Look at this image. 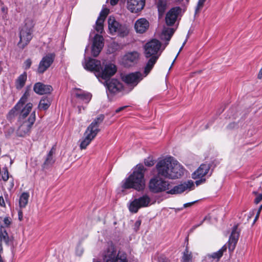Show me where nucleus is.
Masks as SVG:
<instances>
[{"label": "nucleus", "mask_w": 262, "mask_h": 262, "mask_svg": "<svg viewBox=\"0 0 262 262\" xmlns=\"http://www.w3.org/2000/svg\"><path fill=\"white\" fill-rule=\"evenodd\" d=\"M261 209H262V204L259 206V207L258 208V211H257L258 214H260V212Z\"/></svg>", "instance_id": "53"}, {"label": "nucleus", "mask_w": 262, "mask_h": 262, "mask_svg": "<svg viewBox=\"0 0 262 262\" xmlns=\"http://www.w3.org/2000/svg\"><path fill=\"white\" fill-rule=\"evenodd\" d=\"M158 262H171L168 258L163 255H160L158 257Z\"/></svg>", "instance_id": "38"}, {"label": "nucleus", "mask_w": 262, "mask_h": 262, "mask_svg": "<svg viewBox=\"0 0 262 262\" xmlns=\"http://www.w3.org/2000/svg\"><path fill=\"white\" fill-rule=\"evenodd\" d=\"M177 2H180L181 1H182L183 0H176Z\"/></svg>", "instance_id": "60"}, {"label": "nucleus", "mask_w": 262, "mask_h": 262, "mask_svg": "<svg viewBox=\"0 0 262 262\" xmlns=\"http://www.w3.org/2000/svg\"><path fill=\"white\" fill-rule=\"evenodd\" d=\"M145 169L142 164H138L133 172L122 182V187L124 189L133 188L137 191L144 189V171Z\"/></svg>", "instance_id": "3"}, {"label": "nucleus", "mask_w": 262, "mask_h": 262, "mask_svg": "<svg viewBox=\"0 0 262 262\" xmlns=\"http://www.w3.org/2000/svg\"><path fill=\"white\" fill-rule=\"evenodd\" d=\"M149 28V22L144 18L137 20L135 24V29L137 33H143Z\"/></svg>", "instance_id": "26"}, {"label": "nucleus", "mask_w": 262, "mask_h": 262, "mask_svg": "<svg viewBox=\"0 0 262 262\" xmlns=\"http://www.w3.org/2000/svg\"><path fill=\"white\" fill-rule=\"evenodd\" d=\"M176 58H177L176 57V58H174V59L173 60V62H172V63L171 66H170V68H171L172 66L173 65V64L174 62L175 61V60H176Z\"/></svg>", "instance_id": "57"}, {"label": "nucleus", "mask_w": 262, "mask_h": 262, "mask_svg": "<svg viewBox=\"0 0 262 262\" xmlns=\"http://www.w3.org/2000/svg\"><path fill=\"white\" fill-rule=\"evenodd\" d=\"M148 187L152 192L159 193L169 190L170 185L168 181L163 180L159 176H156L150 180Z\"/></svg>", "instance_id": "7"}, {"label": "nucleus", "mask_w": 262, "mask_h": 262, "mask_svg": "<svg viewBox=\"0 0 262 262\" xmlns=\"http://www.w3.org/2000/svg\"><path fill=\"white\" fill-rule=\"evenodd\" d=\"M193 187H194L193 182L191 180H189L175 186L170 189H169L167 192L171 194H180L185 191L190 190Z\"/></svg>", "instance_id": "14"}, {"label": "nucleus", "mask_w": 262, "mask_h": 262, "mask_svg": "<svg viewBox=\"0 0 262 262\" xmlns=\"http://www.w3.org/2000/svg\"><path fill=\"white\" fill-rule=\"evenodd\" d=\"M206 0H199L198 5L195 8V13L199 12L200 10L203 8L204 3Z\"/></svg>", "instance_id": "36"}, {"label": "nucleus", "mask_w": 262, "mask_h": 262, "mask_svg": "<svg viewBox=\"0 0 262 262\" xmlns=\"http://www.w3.org/2000/svg\"><path fill=\"white\" fill-rule=\"evenodd\" d=\"M30 24L26 23L25 25L22 27L19 33V41L18 43L19 48L23 49L30 41L32 38V33L33 32V26L32 22L29 21Z\"/></svg>", "instance_id": "8"}, {"label": "nucleus", "mask_w": 262, "mask_h": 262, "mask_svg": "<svg viewBox=\"0 0 262 262\" xmlns=\"http://www.w3.org/2000/svg\"><path fill=\"white\" fill-rule=\"evenodd\" d=\"M176 58H177L176 57V58H174V59L173 60V62H172V63L171 66H170V68H171L172 66L173 65V64L174 62L175 61V60H176Z\"/></svg>", "instance_id": "56"}, {"label": "nucleus", "mask_w": 262, "mask_h": 262, "mask_svg": "<svg viewBox=\"0 0 262 262\" xmlns=\"http://www.w3.org/2000/svg\"><path fill=\"white\" fill-rule=\"evenodd\" d=\"M186 41H187V39H186V40H185V41L183 42V45H182V46H183V47H184V46H185V43H186Z\"/></svg>", "instance_id": "59"}, {"label": "nucleus", "mask_w": 262, "mask_h": 262, "mask_svg": "<svg viewBox=\"0 0 262 262\" xmlns=\"http://www.w3.org/2000/svg\"><path fill=\"white\" fill-rule=\"evenodd\" d=\"M150 197L145 194L130 203L128 209L132 213H137L140 208L146 207L151 205Z\"/></svg>", "instance_id": "9"}, {"label": "nucleus", "mask_w": 262, "mask_h": 262, "mask_svg": "<svg viewBox=\"0 0 262 262\" xmlns=\"http://www.w3.org/2000/svg\"><path fill=\"white\" fill-rule=\"evenodd\" d=\"M104 46L103 38L101 35L96 34L93 40L92 47V54L94 57H97L101 52Z\"/></svg>", "instance_id": "17"}, {"label": "nucleus", "mask_w": 262, "mask_h": 262, "mask_svg": "<svg viewBox=\"0 0 262 262\" xmlns=\"http://www.w3.org/2000/svg\"><path fill=\"white\" fill-rule=\"evenodd\" d=\"M171 157H167L159 160L157 165L156 169L159 176H162L169 179L170 169L171 166Z\"/></svg>", "instance_id": "10"}, {"label": "nucleus", "mask_w": 262, "mask_h": 262, "mask_svg": "<svg viewBox=\"0 0 262 262\" xmlns=\"http://www.w3.org/2000/svg\"><path fill=\"white\" fill-rule=\"evenodd\" d=\"M1 10L5 14H7V12H8V9L7 7H3L1 8Z\"/></svg>", "instance_id": "49"}, {"label": "nucleus", "mask_w": 262, "mask_h": 262, "mask_svg": "<svg viewBox=\"0 0 262 262\" xmlns=\"http://www.w3.org/2000/svg\"><path fill=\"white\" fill-rule=\"evenodd\" d=\"M55 56L53 53H49L43 56L39 63L37 72L38 74H43L45 72L53 63Z\"/></svg>", "instance_id": "12"}, {"label": "nucleus", "mask_w": 262, "mask_h": 262, "mask_svg": "<svg viewBox=\"0 0 262 262\" xmlns=\"http://www.w3.org/2000/svg\"><path fill=\"white\" fill-rule=\"evenodd\" d=\"M108 27L110 33L112 35L117 34L121 37H124L129 33V29L127 25H121L116 20L113 16H110L108 19Z\"/></svg>", "instance_id": "6"}, {"label": "nucleus", "mask_w": 262, "mask_h": 262, "mask_svg": "<svg viewBox=\"0 0 262 262\" xmlns=\"http://www.w3.org/2000/svg\"><path fill=\"white\" fill-rule=\"evenodd\" d=\"M2 179L4 181H7L9 179V172L6 167L3 168L2 171Z\"/></svg>", "instance_id": "34"}, {"label": "nucleus", "mask_w": 262, "mask_h": 262, "mask_svg": "<svg viewBox=\"0 0 262 262\" xmlns=\"http://www.w3.org/2000/svg\"><path fill=\"white\" fill-rule=\"evenodd\" d=\"M227 250L226 245L223 246L219 251L214 252L211 254L207 255L208 259H216V262L218 261L220 258L223 256V253Z\"/></svg>", "instance_id": "29"}, {"label": "nucleus", "mask_w": 262, "mask_h": 262, "mask_svg": "<svg viewBox=\"0 0 262 262\" xmlns=\"http://www.w3.org/2000/svg\"><path fill=\"white\" fill-rule=\"evenodd\" d=\"M197 179H199L195 181V184L197 186L205 183V182L206 181V179L205 178H198Z\"/></svg>", "instance_id": "43"}, {"label": "nucleus", "mask_w": 262, "mask_h": 262, "mask_svg": "<svg viewBox=\"0 0 262 262\" xmlns=\"http://www.w3.org/2000/svg\"><path fill=\"white\" fill-rule=\"evenodd\" d=\"M55 148H54V147H53L50 150V151L49 152L48 155H47L45 162L42 164L43 168L47 169L49 167L51 166L54 163L55 160L53 158V154L55 153Z\"/></svg>", "instance_id": "27"}, {"label": "nucleus", "mask_w": 262, "mask_h": 262, "mask_svg": "<svg viewBox=\"0 0 262 262\" xmlns=\"http://www.w3.org/2000/svg\"><path fill=\"white\" fill-rule=\"evenodd\" d=\"M140 54L137 51L129 52L121 59V64L125 67H132L137 64L140 59Z\"/></svg>", "instance_id": "11"}, {"label": "nucleus", "mask_w": 262, "mask_h": 262, "mask_svg": "<svg viewBox=\"0 0 262 262\" xmlns=\"http://www.w3.org/2000/svg\"><path fill=\"white\" fill-rule=\"evenodd\" d=\"M79 107V112H80V111H81V108H80V107Z\"/></svg>", "instance_id": "61"}, {"label": "nucleus", "mask_w": 262, "mask_h": 262, "mask_svg": "<svg viewBox=\"0 0 262 262\" xmlns=\"http://www.w3.org/2000/svg\"><path fill=\"white\" fill-rule=\"evenodd\" d=\"M33 90L36 93L39 95H44L50 94L52 91V88L50 85L37 82L34 84Z\"/></svg>", "instance_id": "25"}, {"label": "nucleus", "mask_w": 262, "mask_h": 262, "mask_svg": "<svg viewBox=\"0 0 262 262\" xmlns=\"http://www.w3.org/2000/svg\"><path fill=\"white\" fill-rule=\"evenodd\" d=\"M258 78L259 79H261L262 78V68L259 71V74L258 75Z\"/></svg>", "instance_id": "52"}, {"label": "nucleus", "mask_w": 262, "mask_h": 262, "mask_svg": "<svg viewBox=\"0 0 262 262\" xmlns=\"http://www.w3.org/2000/svg\"><path fill=\"white\" fill-rule=\"evenodd\" d=\"M126 107H127V106H123L120 107H119V108H118L116 110L115 113H118L120 112H121V111H123V110H124Z\"/></svg>", "instance_id": "47"}, {"label": "nucleus", "mask_w": 262, "mask_h": 262, "mask_svg": "<svg viewBox=\"0 0 262 262\" xmlns=\"http://www.w3.org/2000/svg\"><path fill=\"white\" fill-rule=\"evenodd\" d=\"M158 11L160 14L162 15L165 11L166 5L162 2H159L158 4Z\"/></svg>", "instance_id": "35"}, {"label": "nucleus", "mask_w": 262, "mask_h": 262, "mask_svg": "<svg viewBox=\"0 0 262 262\" xmlns=\"http://www.w3.org/2000/svg\"><path fill=\"white\" fill-rule=\"evenodd\" d=\"M186 41H187V39H186V40H185V41L183 42V45H182V46H183V47H184V46H185V43H186Z\"/></svg>", "instance_id": "58"}, {"label": "nucleus", "mask_w": 262, "mask_h": 262, "mask_svg": "<svg viewBox=\"0 0 262 262\" xmlns=\"http://www.w3.org/2000/svg\"><path fill=\"white\" fill-rule=\"evenodd\" d=\"M237 226L233 227L231 234L228 241V248L230 251H233L236 245L239 237V232L237 231Z\"/></svg>", "instance_id": "24"}, {"label": "nucleus", "mask_w": 262, "mask_h": 262, "mask_svg": "<svg viewBox=\"0 0 262 262\" xmlns=\"http://www.w3.org/2000/svg\"><path fill=\"white\" fill-rule=\"evenodd\" d=\"M141 221L140 220H137L134 224V229L135 231H137L139 230V227L141 225Z\"/></svg>", "instance_id": "44"}, {"label": "nucleus", "mask_w": 262, "mask_h": 262, "mask_svg": "<svg viewBox=\"0 0 262 262\" xmlns=\"http://www.w3.org/2000/svg\"><path fill=\"white\" fill-rule=\"evenodd\" d=\"M51 105V102L47 97L42 98L38 104V108L40 110H46L48 109Z\"/></svg>", "instance_id": "32"}, {"label": "nucleus", "mask_w": 262, "mask_h": 262, "mask_svg": "<svg viewBox=\"0 0 262 262\" xmlns=\"http://www.w3.org/2000/svg\"><path fill=\"white\" fill-rule=\"evenodd\" d=\"M4 242L7 245H9L12 243V239L9 236L8 234L4 227L1 226L0 227V262H4L1 254L3 252L2 242Z\"/></svg>", "instance_id": "20"}, {"label": "nucleus", "mask_w": 262, "mask_h": 262, "mask_svg": "<svg viewBox=\"0 0 262 262\" xmlns=\"http://www.w3.org/2000/svg\"><path fill=\"white\" fill-rule=\"evenodd\" d=\"M84 68L90 71H94L96 76L99 81H100V79H109L117 71V68L114 64H106L104 68H102L100 61L92 58H90L85 62Z\"/></svg>", "instance_id": "2"}, {"label": "nucleus", "mask_w": 262, "mask_h": 262, "mask_svg": "<svg viewBox=\"0 0 262 262\" xmlns=\"http://www.w3.org/2000/svg\"><path fill=\"white\" fill-rule=\"evenodd\" d=\"M35 112H33L27 120L23 122L18 129V133L20 136H24L29 133L32 125L35 121Z\"/></svg>", "instance_id": "13"}, {"label": "nucleus", "mask_w": 262, "mask_h": 262, "mask_svg": "<svg viewBox=\"0 0 262 262\" xmlns=\"http://www.w3.org/2000/svg\"><path fill=\"white\" fill-rule=\"evenodd\" d=\"M104 119V116L102 114L100 115L88 127L84 134V138L80 144V148L81 150L85 149L100 132L99 126Z\"/></svg>", "instance_id": "4"}, {"label": "nucleus", "mask_w": 262, "mask_h": 262, "mask_svg": "<svg viewBox=\"0 0 262 262\" xmlns=\"http://www.w3.org/2000/svg\"><path fill=\"white\" fill-rule=\"evenodd\" d=\"M0 206L2 207L5 206V202L3 196H0Z\"/></svg>", "instance_id": "46"}, {"label": "nucleus", "mask_w": 262, "mask_h": 262, "mask_svg": "<svg viewBox=\"0 0 262 262\" xmlns=\"http://www.w3.org/2000/svg\"><path fill=\"white\" fill-rule=\"evenodd\" d=\"M181 12V8L176 7L171 8L167 13L165 21L168 26H172L177 18L178 14Z\"/></svg>", "instance_id": "19"}, {"label": "nucleus", "mask_w": 262, "mask_h": 262, "mask_svg": "<svg viewBox=\"0 0 262 262\" xmlns=\"http://www.w3.org/2000/svg\"><path fill=\"white\" fill-rule=\"evenodd\" d=\"M104 19H105L103 18L99 17L96 21V25L103 26V23H104Z\"/></svg>", "instance_id": "42"}, {"label": "nucleus", "mask_w": 262, "mask_h": 262, "mask_svg": "<svg viewBox=\"0 0 262 262\" xmlns=\"http://www.w3.org/2000/svg\"><path fill=\"white\" fill-rule=\"evenodd\" d=\"M118 1L119 0H110V4L112 6H115L118 3Z\"/></svg>", "instance_id": "50"}, {"label": "nucleus", "mask_w": 262, "mask_h": 262, "mask_svg": "<svg viewBox=\"0 0 262 262\" xmlns=\"http://www.w3.org/2000/svg\"><path fill=\"white\" fill-rule=\"evenodd\" d=\"M4 224L6 227H9L11 224V220L10 217H6L4 219Z\"/></svg>", "instance_id": "41"}, {"label": "nucleus", "mask_w": 262, "mask_h": 262, "mask_svg": "<svg viewBox=\"0 0 262 262\" xmlns=\"http://www.w3.org/2000/svg\"><path fill=\"white\" fill-rule=\"evenodd\" d=\"M75 95L78 102L88 103L92 98V94L80 89H76Z\"/></svg>", "instance_id": "22"}, {"label": "nucleus", "mask_w": 262, "mask_h": 262, "mask_svg": "<svg viewBox=\"0 0 262 262\" xmlns=\"http://www.w3.org/2000/svg\"><path fill=\"white\" fill-rule=\"evenodd\" d=\"M27 78V74L24 72L20 75L15 82V88L17 90L21 89L25 85Z\"/></svg>", "instance_id": "28"}, {"label": "nucleus", "mask_w": 262, "mask_h": 262, "mask_svg": "<svg viewBox=\"0 0 262 262\" xmlns=\"http://www.w3.org/2000/svg\"><path fill=\"white\" fill-rule=\"evenodd\" d=\"M145 5V0H127V8L132 13L142 10Z\"/></svg>", "instance_id": "18"}, {"label": "nucleus", "mask_w": 262, "mask_h": 262, "mask_svg": "<svg viewBox=\"0 0 262 262\" xmlns=\"http://www.w3.org/2000/svg\"><path fill=\"white\" fill-rule=\"evenodd\" d=\"M144 164L146 166L150 167L154 165V161L152 158L148 157L144 160Z\"/></svg>", "instance_id": "37"}, {"label": "nucleus", "mask_w": 262, "mask_h": 262, "mask_svg": "<svg viewBox=\"0 0 262 262\" xmlns=\"http://www.w3.org/2000/svg\"><path fill=\"white\" fill-rule=\"evenodd\" d=\"M183 48V46H182V47H181V48L180 49L178 53L177 54V56H176V58H177V56H178V55H179V53H180V52H181V51L182 50Z\"/></svg>", "instance_id": "55"}, {"label": "nucleus", "mask_w": 262, "mask_h": 262, "mask_svg": "<svg viewBox=\"0 0 262 262\" xmlns=\"http://www.w3.org/2000/svg\"><path fill=\"white\" fill-rule=\"evenodd\" d=\"M252 194L255 196V198L254 200V202L256 204H258L262 201V193H259L256 191H253L252 192Z\"/></svg>", "instance_id": "33"}, {"label": "nucleus", "mask_w": 262, "mask_h": 262, "mask_svg": "<svg viewBox=\"0 0 262 262\" xmlns=\"http://www.w3.org/2000/svg\"><path fill=\"white\" fill-rule=\"evenodd\" d=\"M96 30L98 32L101 33L103 30V26L96 25Z\"/></svg>", "instance_id": "45"}, {"label": "nucleus", "mask_w": 262, "mask_h": 262, "mask_svg": "<svg viewBox=\"0 0 262 262\" xmlns=\"http://www.w3.org/2000/svg\"><path fill=\"white\" fill-rule=\"evenodd\" d=\"M25 69H29L32 64V60L30 58L27 59L24 63Z\"/></svg>", "instance_id": "39"}, {"label": "nucleus", "mask_w": 262, "mask_h": 262, "mask_svg": "<svg viewBox=\"0 0 262 262\" xmlns=\"http://www.w3.org/2000/svg\"><path fill=\"white\" fill-rule=\"evenodd\" d=\"M18 219L20 221L23 220V212L21 210L18 211Z\"/></svg>", "instance_id": "51"}, {"label": "nucleus", "mask_w": 262, "mask_h": 262, "mask_svg": "<svg viewBox=\"0 0 262 262\" xmlns=\"http://www.w3.org/2000/svg\"><path fill=\"white\" fill-rule=\"evenodd\" d=\"M259 214H258V212L257 213V214L255 217L254 222L256 221V220L258 218Z\"/></svg>", "instance_id": "54"}, {"label": "nucleus", "mask_w": 262, "mask_h": 262, "mask_svg": "<svg viewBox=\"0 0 262 262\" xmlns=\"http://www.w3.org/2000/svg\"><path fill=\"white\" fill-rule=\"evenodd\" d=\"M184 168L177 161L171 159V166L170 169L169 179H178L184 173Z\"/></svg>", "instance_id": "16"}, {"label": "nucleus", "mask_w": 262, "mask_h": 262, "mask_svg": "<svg viewBox=\"0 0 262 262\" xmlns=\"http://www.w3.org/2000/svg\"><path fill=\"white\" fill-rule=\"evenodd\" d=\"M142 78V75L139 72L131 73L122 76V79L124 82L134 86H136Z\"/></svg>", "instance_id": "15"}, {"label": "nucleus", "mask_w": 262, "mask_h": 262, "mask_svg": "<svg viewBox=\"0 0 262 262\" xmlns=\"http://www.w3.org/2000/svg\"><path fill=\"white\" fill-rule=\"evenodd\" d=\"M182 262H192V252L188 250V248L186 247L185 250L183 252V255L181 259Z\"/></svg>", "instance_id": "31"}, {"label": "nucleus", "mask_w": 262, "mask_h": 262, "mask_svg": "<svg viewBox=\"0 0 262 262\" xmlns=\"http://www.w3.org/2000/svg\"><path fill=\"white\" fill-rule=\"evenodd\" d=\"M107 80H105L107 89L110 93H116L122 89V83L117 79H112L108 82H107Z\"/></svg>", "instance_id": "23"}, {"label": "nucleus", "mask_w": 262, "mask_h": 262, "mask_svg": "<svg viewBox=\"0 0 262 262\" xmlns=\"http://www.w3.org/2000/svg\"><path fill=\"white\" fill-rule=\"evenodd\" d=\"M108 12H109V10L107 9H103L101 11L99 17H101L105 19L106 18V16L107 15Z\"/></svg>", "instance_id": "40"}, {"label": "nucleus", "mask_w": 262, "mask_h": 262, "mask_svg": "<svg viewBox=\"0 0 262 262\" xmlns=\"http://www.w3.org/2000/svg\"><path fill=\"white\" fill-rule=\"evenodd\" d=\"M29 194L28 192H24L21 193L19 199V206L20 208H25L28 203Z\"/></svg>", "instance_id": "30"}, {"label": "nucleus", "mask_w": 262, "mask_h": 262, "mask_svg": "<svg viewBox=\"0 0 262 262\" xmlns=\"http://www.w3.org/2000/svg\"><path fill=\"white\" fill-rule=\"evenodd\" d=\"M174 32V30L172 28H164L163 29L161 35V39L165 40L167 42L161 50H160L162 47L161 42L156 39H151L144 45V56L146 58L149 59L144 68L145 76L148 75L154 67L163 50L168 44V41L170 40Z\"/></svg>", "instance_id": "1"}, {"label": "nucleus", "mask_w": 262, "mask_h": 262, "mask_svg": "<svg viewBox=\"0 0 262 262\" xmlns=\"http://www.w3.org/2000/svg\"><path fill=\"white\" fill-rule=\"evenodd\" d=\"M29 96V92L28 91H26L19 101L15 105L13 109L12 110L13 111L15 110L16 111L19 112L20 119H25V118L28 116L32 110L33 104L30 102L27 103L26 105L22 108L23 105L27 101Z\"/></svg>", "instance_id": "5"}, {"label": "nucleus", "mask_w": 262, "mask_h": 262, "mask_svg": "<svg viewBox=\"0 0 262 262\" xmlns=\"http://www.w3.org/2000/svg\"><path fill=\"white\" fill-rule=\"evenodd\" d=\"M210 169L209 164H202L199 168L192 174V178L193 179H196L200 178H204L206 176Z\"/></svg>", "instance_id": "21"}, {"label": "nucleus", "mask_w": 262, "mask_h": 262, "mask_svg": "<svg viewBox=\"0 0 262 262\" xmlns=\"http://www.w3.org/2000/svg\"><path fill=\"white\" fill-rule=\"evenodd\" d=\"M196 201H194L190 203H188L184 204V207L186 208L188 207H190L191 205H192L194 203H195Z\"/></svg>", "instance_id": "48"}]
</instances>
